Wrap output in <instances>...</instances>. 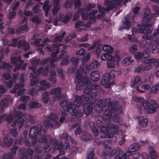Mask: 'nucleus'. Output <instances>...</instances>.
Returning a JSON list of instances; mask_svg holds the SVG:
<instances>
[{
  "label": "nucleus",
  "mask_w": 159,
  "mask_h": 159,
  "mask_svg": "<svg viewBox=\"0 0 159 159\" xmlns=\"http://www.w3.org/2000/svg\"><path fill=\"white\" fill-rule=\"evenodd\" d=\"M16 68H17L18 70L21 69L22 70H25L26 66V65H22L21 63H18L15 65Z\"/></svg>",
  "instance_id": "obj_63"
},
{
  "label": "nucleus",
  "mask_w": 159,
  "mask_h": 159,
  "mask_svg": "<svg viewBox=\"0 0 159 159\" xmlns=\"http://www.w3.org/2000/svg\"><path fill=\"white\" fill-rule=\"evenodd\" d=\"M24 85L22 84H17L15 85L13 89L11 91V93H16L17 90L19 91L17 92V94L18 95H20L24 93V91L25 90L22 89L24 87Z\"/></svg>",
  "instance_id": "obj_14"
},
{
  "label": "nucleus",
  "mask_w": 159,
  "mask_h": 159,
  "mask_svg": "<svg viewBox=\"0 0 159 159\" xmlns=\"http://www.w3.org/2000/svg\"><path fill=\"white\" fill-rule=\"evenodd\" d=\"M101 59L104 61L105 60L107 62V67L108 68H113L115 67V62L118 63L120 61V58L118 54H116L114 57L111 54L108 53H104L101 56Z\"/></svg>",
  "instance_id": "obj_8"
},
{
  "label": "nucleus",
  "mask_w": 159,
  "mask_h": 159,
  "mask_svg": "<svg viewBox=\"0 0 159 159\" xmlns=\"http://www.w3.org/2000/svg\"><path fill=\"white\" fill-rule=\"evenodd\" d=\"M15 82H14V80H9L8 81L5 83L6 86L8 88H11L13 86V84Z\"/></svg>",
  "instance_id": "obj_61"
},
{
  "label": "nucleus",
  "mask_w": 159,
  "mask_h": 159,
  "mask_svg": "<svg viewBox=\"0 0 159 159\" xmlns=\"http://www.w3.org/2000/svg\"><path fill=\"white\" fill-rule=\"evenodd\" d=\"M13 141V139L11 138H10L8 139L5 138L3 140V143L5 145L9 147L11 146Z\"/></svg>",
  "instance_id": "obj_47"
},
{
  "label": "nucleus",
  "mask_w": 159,
  "mask_h": 159,
  "mask_svg": "<svg viewBox=\"0 0 159 159\" xmlns=\"http://www.w3.org/2000/svg\"><path fill=\"white\" fill-rule=\"evenodd\" d=\"M121 72L120 70L115 71L112 70L109 73L103 75L101 80V84L105 86L106 88H110L111 86L115 84V81H113L109 82L110 79H112L115 77L120 75Z\"/></svg>",
  "instance_id": "obj_7"
},
{
  "label": "nucleus",
  "mask_w": 159,
  "mask_h": 159,
  "mask_svg": "<svg viewBox=\"0 0 159 159\" xmlns=\"http://www.w3.org/2000/svg\"><path fill=\"white\" fill-rule=\"evenodd\" d=\"M40 62L41 60L40 59H38L32 61L31 63L32 66L37 67V66L41 65Z\"/></svg>",
  "instance_id": "obj_50"
},
{
  "label": "nucleus",
  "mask_w": 159,
  "mask_h": 159,
  "mask_svg": "<svg viewBox=\"0 0 159 159\" xmlns=\"http://www.w3.org/2000/svg\"><path fill=\"white\" fill-rule=\"evenodd\" d=\"M100 64L96 60H93L89 65V68L91 70L94 69L98 67Z\"/></svg>",
  "instance_id": "obj_35"
},
{
  "label": "nucleus",
  "mask_w": 159,
  "mask_h": 159,
  "mask_svg": "<svg viewBox=\"0 0 159 159\" xmlns=\"http://www.w3.org/2000/svg\"><path fill=\"white\" fill-rule=\"evenodd\" d=\"M39 83L40 85L39 86H36L35 88L30 89L29 94L32 95L37 94L39 91L45 90L50 87L49 84L45 80H42L39 81Z\"/></svg>",
  "instance_id": "obj_9"
},
{
  "label": "nucleus",
  "mask_w": 159,
  "mask_h": 159,
  "mask_svg": "<svg viewBox=\"0 0 159 159\" xmlns=\"http://www.w3.org/2000/svg\"><path fill=\"white\" fill-rule=\"evenodd\" d=\"M141 79L140 76H137L135 77L134 80L132 82V84L133 86L136 85L138 84H139Z\"/></svg>",
  "instance_id": "obj_48"
},
{
  "label": "nucleus",
  "mask_w": 159,
  "mask_h": 159,
  "mask_svg": "<svg viewBox=\"0 0 159 159\" xmlns=\"http://www.w3.org/2000/svg\"><path fill=\"white\" fill-rule=\"evenodd\" d=\"M59 2V0H57L55 2L54 8L52 10V13L53 15H54L57 13L60 9V7Z\"/></svg>",
  "instance_id": "obj_31"
},
{
  "label": "nucleus",
  "mask_w": 159,
  "mask_h": 159,
  "mask_svg": "<svg viewBox=\"0 0 159 159\" xmlns=\"http://www.w3.org/2000/svg\"><path fill=\"white\" fill-rule=\"evenodd\" d=\"M113 149L111 147H107L105 148V149L103 151V155L104 156H108L111 157L113 156L112 151Z\"/></svg>",
  "instance_id": "obj_24"
},
{
  "label": "nucleus",
  "mask_w": 159,
  "mask_h": 159,
  "mask_svg": "<svg viewBox=\"0 0 159 159\" xmlns=\"http://www.w3.org/2000/svg\"><path fill=\"white\" fill-rule=\"evenodd\" d=\"M101 116H98L96 119L97 125L98 126H101L100 131L103 134H105L108 132V127L103 125L101 126L102 122V119H101Z\"/></svg>",
  "instance_id": "obj_15"
},
{
  "label": "nucleus",
  "mask_w": 159,
  "mask_h": 159,
  "mask_svg": "<svg viewBox=\"0 0 159 159\" xmlns=\"http://www.w3.org/2000/svg\"><path fill=\"white\" fill-rule=\"evenodd\" d=\"M100 78V73L97 70H94L92 71L90 74L91 80L93 81H98L99 80Z\"/></svg>",
  "instance_id": "obj_19"
},
{
  "label": "nucleus",
  "mask_w": 159,
  "mask_h": 159,
  "mask_svg": "<svg viewBox=\"0 0 159 159\" xmlns=\"http://www.w3.org/2000/svg\"><path fill=\"white\" fill-rule=\"evenodd\" d=\"M87 12L84 8H79L77 10V12H81V16L82 19L84 20H86L88 19L90 20V15L89 13H88Z\"/></svg>",
  "instance_id": "obj_17"
},
{
  "label": "nucleus",
  "mask_w": 159,
  "mask_h": 159,
  "mask_svg": "<svg viewBox=\"0 0 159 159\" xmlns=\"http://www.w3.org/2000/svg\"><path fill=\"white\" fill-rule=\"evenodd\" d=\"M13 154L11 152L5 153L2 157V159H12L13 157Z\"/></svg>",
  "instance_id": "obj_54"
},
{
  "label": "nucleus",
  "mask_w": 159,
  "mask_h": 159,
  "mask_svg": "<svg viewBox=\"0 0 159 159\" xmlns=\"http://www.w3.org/2000/svg\"><path fill=\"white\" fill-rule=\"evenodd\" d=\"M14 119V116L11 113L7 116V117H5L4 120H6L8 123H11L13 121Z\"/></svg>",
  "instance_id": "obj_46"
},
{
  "label": "nucleus",
  "mask_w": 159,
  "mask_h": 159,
  "mask_svg": "<svg viewBox=\"0 0 159 159\" xmlns=\"http://www.w3.org/2000/svg\"><path fill=\"white\" fill-rule=\"evenodd\" d=\"M140 148V145L139 143H135L130 145L129 147V151L125 152L122 155L123 159H129V157L131 155V152L139 149Z\"/></svg>",
  "instance_id": "obj_12"
},
{
  "label": "nucleus",
  "mask_w": 159,
  "mask_h": 159,
  "mask_svg": "<svg viewBox=\"0 0 159 159\" xmlns=\"http://www.w3.org/2000/svg\"><path fill=\"white\" fill-rule=\"evenodd\" d=\"M23 141V138L22 137H18L17 139L14 141L16 144H20Z\"/></svg>",
  "instance_id": "obj_62"
},
{
  "label": "nucleus",
  "mask_w": 159,
  "mask_h": 159,
  "mask_svg": "<svg viewBox=\"0 0 159 159\" xmlns=\"http://www.w3.org/2000/svg\"><path fill=\"white\" fill-rule=\"evenodd\" d=\"M139 126L144 128L148 124V119L143 116H140L137 117Z\"/></svg>",
  "instance_id": "obj_21"
},
{
  "label": "nucleus",
  "mask_w": 159,
  "mask_h": 159,
  "mask_svg": "<svg viewBox=\"0 0 159 159\" xmlns=\"http://www.w3.org/2000/svg\"><path fill=\"white\" fill-rule=\"evenodd\" d=\"M97 42L96 41H94L93 42L92 45H90V46L89 47V45L87 43L80 44V47L82 46L84 47H89L88 49L89 50H91L94 49L95 47L97 45Z\"/></svg>",
  "instance_id": "obj_32"
},
{
  "label": "nucleus",
  "mask_w": 159,
  "mask_h": 159,
  "mask_svg": "<svg viewBox=\"0 0 159 159\" xmlns=\"http://www.w3.org/2000/svg\"><path fill=\"white\" fill-rule=\"evenodd\" d=\"M152 9L155 11L156 13L152 14L150 16L151 13L150 9L146 8L145 9L144 12L143 17L142 20V25H139V28L136 29V31L145 34L146 35L142 36V38L145 39L147 40H151L153 37H155L153 35V34L150 36L148 35L151 33L152 31L148 29V27L151 26L152 24L150 23L151 20V16L157 17L159 15V7L157 6H152Z\"/></svg>",
  "instance_id": "obj_2"
},
{
  "label": "nucleus",
  "mask_w": 159,
  "mask_h": 159,
  "mask_svg": "<svg viewBox=\"0 0 159 159\" xmlns=\"http://www.w3.org/2000/svg\"><path fill=\"white\" fill-rule=\"evenodd\" d=\"M149 150L150 157L152 159H156L157 158V155L155 152L153 148L151 146L148 147Z\"/></svg>",
  "instance_id": "obj_36"
},
{
  "label": "nucleus",
  "mask_w": 159,
  "mask_h": 159,
  "mask_svg": "<svg viewBox=\"0 0 159 159\" xmlns=\"http://www.w3.org/2000/svg\"><path fill=\"white\" fill-rule=\"evenodd\" d=\"M52 143L54 145L55 148L59 150L60 155H62L64 153V151L63 149V145L62 143H59L58 140L56 139H52Z\"/></svg>",
  "instance_id": "obj_13"
},
{
  "label": "nucleus",
  "mask_w": 159,
  "mask_h": 159,
  "mask_svg": "<svg viewBox=\"0 0 159 159\" xmlns=\"http://www.w3.org/2000/svg\"><path fill=\"white\" fill-rule=\"evenodd\" d=\"M73 5V2L72 0H66L65 5L64 8L66 9L70 8Z\"/></svg>",
  "instance_id": "obj_52"
},
{
  "label": "nucleus",
  "mask_w": 159,
  "mask_h": 159,
  "mask_svg": "<svg viewBox=\"0 0 159 159\" xmlns=\"http://www.w3.org/2000/svg\"><path fill=\"white\" fill-rule=\"evenodd\" d=\"M8 100L7 99L4 98L2 99L0 102V105L1 106V109L3 108L8 106Z\"/></svg>",
  "instance_id": "obj_44"
},
{
  "label": "nucleus",
  "mask_w": 159,
  "mask_h": 159,
  "mask_svg": "<svg viewBox=\"0 0 159 159\" xmlns=\"http://www.w3.org/2000/svg\"><path fill=\"white\" fill-rule=\"evenodd\" d=\"M134 61L133 60H131L129 57H126L123 61V63L126 65H129Z\"/></svg>",
  "instance_id": "obj_57"
},
{
  "label": "nucleus",
  "mask_w": 159,
  "mask_h": 159,
  "mask_svg": "<svg viewBox=\"0 0 159 159\" xmlns=\"http://www.w3.org/2000/svg\"><path fill=\"white\" fill-rule=\"evenodd\" d=\"M86 97L84 95L81 96L76 95L75 97L74 102H70L68 104L67 99L64 100L60 102V104L61 106L66 107V112H69L71 115H75L74 112V108L80 107L84 100H86Z\"/></svg>",
  "instance_id": "obj_6"
},
{
  "label": "nucleus",
  "mask_w": 159,
  "mask_h": 159,
  "mask_svg": "<svg viewBox=\"0 0 159 159\" xmlns=\"http://www.w3.org/2000/svg\"><path fill=\"white\" fill-rule=\"evenodd\" d=\"M107 126L109 129L114 130L115 134H117L118 133V125L111 123H108Z\"/></svg>",
  "instance_id": "obj_34"
},
{
  "label": "nucleus",
  "mask_w": 159,
  "mask_h": 159,
  "mask_svg": "<svg viewBox=\"0 0 159 159\" xmlns=\"http://www.w3.org/2000/svg\"><path fill=\"white\" fill-rule=\"evenodd\" d=\"M31 20L33 22L37 24H40L41 22V19L36 15H35L32 17Z\"/></svg>",
  "instance_id": "obj_45"
},
{
  "label": "nucleus",
  "mask_w": 159,
  "mask_h": 159,
  "mask_svg": "<svg viewBox=\"0 0 159 159\" xmlns=\"http://www.w3.org/2000/svg\"><path fill=\"white\" fill-rule=\"evenodd\" d=\"M148 108H146L144 112L147 114H152L157 111L156 109L158 107L157 102L154 100H151L150 103L148 102V105L147 106Z\"/></svg>",
  "instance_id": "obj_10"
},
{
  "label": "nucleus",
  "mask_w": 159,
  "mask_h": 159,
  "mask_svg": "<svg viewBox=\"0 0 159 159\" xmlns=\"http://www.w3.org/2000/svg\"><path fill=\"white\" fill-rule=\"evenodd\" d=\"M72 16V13L70 12L68 13L66 15L62 20V22L64 23H68L70 20Z\"/></svg>",
  "instance_id": "obj_33"
},
{
  "label": "nucleus",
  "mask_w": 159,
  "mask_h": 159,
  "mask_svg": "<svg viewBox=\"0 0 159 159\" xmlns=\"http://www.w3.org/2000/svg\"><path fill=\"white\" fill-rule=\"evenodd\" d=\"M14 114L15 116V117L17 118V119H19V120L21 119L23 117L26 119V117L25 116L26 114H22V113L20 111H15L14 112Z\"/></svg>",
  "instance_id": "obj_38"
},
{
  "label": "nucleus",
  "mask_w": 159,
  "mask_h": 159,
  "mask_svg": "<svg viewBox=\"0 0 159 159\" xmlns=\"http://www.w3.org/2000/svg\"><path fill=\"white\" fill-rule=\"evenodd\" d=\"M18 47L20 48L23 47L24 50L25 51L28 50L30 48L29 44L25 41L20 40L18 43Z\"/></svg>",
  "instance_id": "obj_23"
},
{
  "label": "nucleus",
  "mask_w": 159,
  "mask_h": 159,
  "mask_svg": "<svg viewBox=\"0 0 159 159\" xmlns=\"http://www.w3.org/2000/svg\"><path fill=\"white\" fill-rule=\"evenodd\" d=\"M11 63L14 65L17 64V62H20L21 63L23 64L24 61L21 59L20 56L17 57H11Z\"/></svg>",
  "instance_id": "obj_27"
},
{
  "label": "nucleus",
  "mask_w": 159,
  "mask_h": 159,
  "mask_svg": "<svg viewBox=\"0 0 159 159\" xmlns=\"http://www.w3.org/2000/svg\"><path fill=\"white\" fill-rule=\"evenodd\" d=\"M159 89V86L158 85H156L152 87L151 89V92L152 93H157Z\"/></svg>",
  "instance_id": "obj_60"
},
{
  "label": "nucleus",
  "mask_w": 159,
  "mask_h": 159,
  "mask_svg": "<svg viewBox=\"0 0 159 159\" xmlns=\"http://www.w3.org/2000/svg\"><path fill=\"white\" fill-rule=\"evenodd\" d=\"M43 96L42 100L45 104H46L48 103L49 100L48 93L47 92H45L43 94Z\"/></svg>",
  "instance_id": "obj_43"
},
{
  "label": "nucleus",
  "mask_w": 159,
  "mask_h": 159,
  "mask_svg": "<svg viewBox=\"0 0 159 159\" xmlns=\"http://www.w3.org/2000/svg\"><path fill=\"white\" fill-rule=\"evenodd\" d=\"M42 71L41 75L43 76L47 75L48 72V66H46L44 68L42 67Z\"/></svg>",
  "instance_id": "obj_56"
},
{
  "label": "nucleus",
  "mask_w": 159,
  "mask_h": 159,
  "mask_svg": "<svg viewBox=\"0 0 159 159\" xmlns=\"http://www.w3.org/2000/svg\"><path fill=\"white\" fill-rule=\"evenodd\" d=\"M33 151H34L33 150L30 149V148H28L27 149L26 152H23L22 156H26L27 155L28 158V156L29 155L30 157H29L28 159H32L31 157L32 156V155L33 153Z\"/></svg>",
  "instance_id": "obj_40"
},
{
  "label": "nucleus",
  "mask_w": 159,
  "mask_h": 159,
  "mask_svg": "<svg viewBox=\"0 0 159 159\" xmlns=\"http://www.w3.org/2000/svg\"><path fill=\"white\" fill-rule=\"evenodd\" d=\"M43 126H41L39 128L37 126L32 127L30 130L29 136L32 139L37 137L38 135L42 136L40 139V141L42 143H45L43 147L45 152L42 156V159H50L51 156L50 154L47 153L50 149V143L47 142L48 139L50 138L49 135L46 134L47 127L53 128V125L50 120H44L43 121Z\"/></svg>",
  "instance_id": "obj_1"
},
{
  "label": "nucleus",
  "mask_w": 159,
  "mask_h": 159,
  "mask_svg": "<svg viewBox=\"0 0 159 159\" xmlns=\"http://www.w3.org/2000/svg\"><path fill=\"white\" fill-rule=\"evenodd\" d=\"M93 92L92 93L90 92L89 93L86 94H88L89 96H85L86 97V100H84L82 101L80 106L79 107H77V110L75 109L74 114H75V115H73V116H75L76 117L78 118L80 116H82V114L83 113H84L86 116H88L92 112L93 106L92 103L91 102H85L83 103L82 106V110H80L79 107L81 106L83 102L84 101H86L90 99H95V100L96 101L100 97L99 91H101H101L93 90Z\"/></svg>",
  "instance_id": "obj_4"
},
{
  "label": "nucleus",
  "mask_w": 159,
  "mask_h": 159,
  "mask_svg": "<svg viewBox=\"0 0 159 159\" xmlns=\"http://www.w3.org/2000/svg\"><path fill=\"white\" fill-rule=\"evenodd\" d=\"M96 7L95 4L89 3L85 9L87 11H90L91 9L94 8Z\"/></svg>",
  "instance_id": "obj_64"
},
{
  "label": "nucleus",
  "mask_w": 159,
  "mask_h": 159,
  "mask_svg": "<svg viewBox=\"0 0 159 159\" xmlns=\"http://www.w3.org/2000/svg\"><path fill=\"white\" fill-rule=\"evenodd\" d=\"M111 99L109 98H106L103 101L97 102L94 107V110L99 113L102 112L103 111L104 107L107 106L108 109H105L103 116L102 120H107L110 118L111 116V113L113 112L118 111L119 110L120 107L119 103L117 101L114 102H110Z\"/></svg>",
  "instance_id": "obj_3"
},
{
  "label": "nucleus",
  "mask_w": 159,
  "mask_h": 159,
  "mask_svg": "<svg viewBox=\"0 0 159 159\" xmlns=\"http://www.w3.org/2000/svg\"><path fill=\"white\" fill-rule=\"evenodd\" d=\"M97 10H92L90 12H89L90 15V20H94L95 19V14L97 13Z\"/></svg>",
  "instance_id": "obj_59"
},
{
  "label": "nucleus",
  "mask_w": 159,
  "mask_h": 159,
  "mask_svg": "<svg viewBox=\"0 0 159 159\" xmlns=\"http://www.w3.org/2000/svg\"><path fill=\"white\" fill-rule=\"evenodd\" d=\"M34 152L37 153H41L43 151V148L42 144L37 145L35 147L34 150Z\"/></svg>",
  "instance_id": "obj_41"
},
{
  "label": "nucleus",
  "mask_w": 159,
  "mask_h": 159,
  "mask_svg": "<svg viewBox=\"0 0 159 159\" xmlns=\"http://www.w3.org/2000/svg\"><path fill=\"white\" fill-rule=\"evenodd\" d=\"M91 137V135L88 133L86 132L80 137V139L83 142L88 141L90 140Z\"/></svg>",
  "instance_id": "obj_28"
},
{
  "label": "nucleus",
  "mask_w": 159,
  "mask_h": 159,
  "mask_svg": "<svg viewBox=\"0 0 159 159\" xmlns=\"http://www.w3.org/2000/svg\"><path fill=\"white\" fill-rule=\"evenodd\" d=\"M134 101L136 102H138L140 103L143 106L145 111L146 108H148L147 106L148 105V101L147 100H144V99L141 97H138L135 98Z\"/></svg>",
  "instance_id": "obj_20"
},
{
  "label": "nucleus",
  "mask_w": 159,
  "mask_h": 159,
  "mask_svg": "<svg viewBox=\"0 0 159 159\" xmlns=\"http://www.w3.org/2000/svg\"><path fill=\"white\" fill-rule=\"evenodd\" d=\"M83 75L80 72H78L76 75V78L78 81L79 84L81 87L85 86L84 90V93L85 94L89 93L93 90L101 91L102 90L99 84H96L91 85V82L88 77L85 76L83 78Z\"/></svg>",
  "instance_id": "obj_5"
},
{
  "label": "nucleus",
  "mask_w": 159,
  "mask_h": 159,
  "mask_svg": "<svg viewBox=\"0 0 159 159\" xmlns=\"http://www.w3.org/2000/svg\"><path fill=\"white\" fill-rule=\"evenodd\" d=\"M146 61L147 62H146L148 64H149L151 66V65L150 64L151 63L154 64L155 66L156 67L159 66V59L157 60L154 58L149 59Z\"/></svg>",
  "instance_id": "obj_37"
},
{
  "label": "nucleus",
  "mask_w": 159,
  "mask_h": 159,
  "mask_svg": "<svg viewBox=\"0 0 159 159\" xmlns=\"http://www.w3.org/2000/svg\"><path fill=\"white\" fill-rule=\"evenodd\" d=\"M148 50L150 52L156 53L159 52V49L156 45L150 44L148 47Z\"/></svg>",
  "instance_id": "obj_25"
},
{
  "label": "nucleus",
  "mask_w": 159,
  "mask_h": 159,
  "mask_svg": "<svg viewBox=\"0 0 159 159\" xmlns=\"http://www.w3.org/2000/svg\"><path fill=\"white\" fill-rule=\"evenodd\" d=\"M152 67L149 64H147L145 66H139L135 69L134 71L135 72L140 73L144 70H148Z\"/></svg>",
  "instance_id": "obj_22"
},
{
  "label": "nucleus",
  "mask_w": 159,
  "mask_h": 159,
  "mask_svg": "<svg viewBox=\"0 0 159 159\" xmlns=\"http://www.w3.org/2000/svg\"><path fill=\"white\" fill-rule=\"evenodd\" d=\"M51 94L54 95V98L59 100L61 97V89L60 87L54 88L50 91Z\"/></svg>",
  "instance_id": "obj_16"
},
{
  "label": "nucleus",
  "mask_w": 159,
  "mask_h": 159,
  "mask_svg": "<svg viewBox=\"0 0 159 159\" xmlns=\"http://www.w3.org/2000/svg\"><path fill=\"white\" fill-rule=\"evenodd\" d=\"M80 67L81 71L85 74L87 73L88 71L90 70L89 68V66L85 64H82Z\"/></svg>",
  "instance_id": "obj_39"
},
{
  "label": "nucleus",
  "mask_w": 159,
  "mask_h": 159,
  "mask_svg": "<svg viewBox=\"0 0 159 159\" xmlns=\"http://www.w3.org/2000/svg\"><path fill=\"white\" fill-rule=\"evenodd\" d=\"M136 150H135L134 151H133L131 152V155L132 156V157L135 159H138L140 157L139 153L138 152H134Z\"/></svg>",
  "instance_id": "obj_58"
},
{
  "label": "nucleus",
  "mask_w": 159,
  "mask_h": 159,
  "mask_svg": "<svg viewBox=\"0 0 159 159\" xmlns=\"http://www.w3.org/2000/svg\"><path fill=\"white\" fill-rule=\"evenodd\" d=\"M49 1L48 0H46L43 6V9L45 12V16H48L49 13V7H48Z\"/></svg>",
  "instance_id": "obj_30"
},
{
  "label": "nucleus",
  "mask_w": 159,
  "mask_h": 159,
  "mask_svg": "<svg viewBox=\"0 0 159 159\" xmlns=\"http://www.w3.org/2000/svg\"><path fill=\"white\" fill-rule=\"evenodd\" d=\"M123 149L119 148H117L116 149H113L112 153L113 156L115 155H122L123 154Z\"/></svg>",
  "instance_id": "obj_42"
},
{
  "label": "nucleus",
  "mask_w": 159,
  "mask_h": 159,
  "mask_svg": "<svg viewBox=\"0 0 159 159\" xmlns=\"http://www.w3.org/2000/svg\"><path fill=\"white\" fill-rule=\"evenodd\" d=\"M69 135L68 133L66 132L63 133L61 135V138L65 140V142H66V145L65 146L64 148L67 149L70 147V145L68 143Z\"/></svg>",
  "instance_id": "obj_26"
},
{
  "label": "nucleus",
  "mask_w": 159,
  "mask_h": 159,
  "mask_svg": "<svg viewBox=\"0 0 159 159\" xmlns=\"http://www.w3.org/2000/svg\"><path fill=\"white\" fill-rule=\"evenodd\" d=\"M69 62V57L67 56H65L62 59L61 64L63 66L66 65Z\"/></svg>",
  "instance_id": "obj_53"
},
{
  "label": "nucleus",
  "mask_w": 159,
  "mask_h": 159,
  "mask_svg": "<svg viewBox=\"0 0 159 159\" xmlns=\"http://www.w3.org/2000/svg\"><path fill=\"white\" fill-rule=\"evenodd\" d=\"M49 119L52 121L56 122L58 120V117L57 115L54 113H50V116L49 117Z\"/></svg>",
  "instance_id": "obj_49"
},
{
  "label": "nucleus",
  "mask_w": 159,
  "mask_h": 159,
  "mask_svg": "<svg viewBox=\"0 0 159 159\" xmlns=\"http://www.w3.org/2000/svg\"><path fill=\"white\" fill-rule=\"evenodd\" d=\"M90 127L94 136L95 137H96L98 135L99 133L97 128L95 125H94L93 126H90Z\"/></svg>",
  "instance_id": "obj_51"
},
{
  "label": "nucleus",
  "mask_w": 159,
  "mask_h": 159,
  "mask_svg": "<svg viewBox=\"0 0 159 159\" xmlns=\"http://www.w3.org/2000/svg\"><path fill=\"white\" fill-rule=\"evenodd\" d=\"M134 57L137 60H140L142 57L146 58L149 57V55L148 53L145 50L144 51L143 53L139 52H135L134 55Z\"/></svg>",
  "instance_id": "obj_18"
},
{
  "label": "nucleus",
  "mask_w": 159,
  "mask_h": 159,
  "mask_svg": "<svg viewBox=\"0 0 159 159\" xmlns=\"http://www.w3.org/2000/svg\"><path fill=\"white\" fill-rule=\"evenodd\" d=\"M29 106L30 108L38 109L41 107L40 104L37 102L32 101L29 103Z\"/></svg>",
  "instance_id": "obj_29"
},
{
  "label": "nucleus",
  "mask_w": 159,
  "mask_h": 159,
  "mask_svg": "<svg viewBox=\"0 0 159 159\" xmlns=\"http://www.w3.org/2000/svg\"><path fill=\"white\" fill-rule=\"evenodd\" d=\"M123 0H105L104 2V4L107 7L106 8V10L108 11L110 10H112L114 7L115 4L120 5V3L123 2Z\"/></svg>",
  "instance_id": "obj_11"
},
{
  "label": "nucleus",
  "mask_w": 159,
  "mask_h": 159,
  "mask_svg": "<svg viewBox=\"0 0 159 159\" xmlns=\"http://www.w3.org/2000/svg\"><path fill=\"white\" fill-rule=\"evenodd\" d=\"M26 119H26L23 118L20 120L18 119L17 122V125L18 126V128L19 129H20L22 127Z\"/></svg>",
  "instance_id": "obj_55"
}]
</instances>
